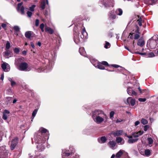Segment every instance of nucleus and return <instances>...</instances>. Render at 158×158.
Wrapping results in <instances>:
<instances>
[{
    "instance_id": "nucleus-10",
    "label": "nucleus",
    "mask_w": 158,
    "mask_h": 158,
    "mask_svg": "<svg viewBox=\"0 0 158 158\" xmlns=\"http://www.w3.org/2000/svg\"><path fill=\"white\" fill-rule=\"evenodd\" d=\"M106 116V115H102V116H97V117H96V122L97 124H100L102 122L104 119L105 117Z\"/></svg>"
},
{
    "instance_id": "nucleus-13",
    "label": "nucleus",
    "mask_w": 158,
    "mask_h": 158,
    "mask_svg": "<svg viewBox=\"0 0 158 158\" xmlns=\"http://www.w3.org/2000/svg\"><path fill=\"white\" fill-rule=\"evenodd\" d=\"M127 93L131 96H136L137 95V93L135 90H133L131 88H128L127 89Z\"/></svg>"
},
{
    "instance_id": "nucleus-24",
    "label": "nucleus",
    "mask_w": 158,
    "mask_h": 158,
    "mask_svg": "<svg viewBox=\"0 0 158 158\" xmlns=\"http://www.w3.org/2000/svg\"><path fill=\"white\" fill-rule=\"evenodd\" d=\"M116 143L114 141H110L108 143V145L110 146V148H112L114 147Z\"/></svg>"
},
{
    "instance_id": "nucleus-60",
    "label": "nucleus",
    "mask_w": 158,
    "mask_h": 158,
    "mask_svg": "<svg viewBox=\"0 0 158 158\" xmlns=\"http://www.w3.org/2000/svg\"><path fill=\"white\" fill-rule=\"evenodd\" d=\"M40 29L44 28V24L43 23H42L40 25Z\"/></svg>"
},
{
    "instance_id": "nucleus-52",
    "label": "nucleus",
    "mask_w": 158,
    "mask_h": 158,
    "mask_svg": "<svg viewBox=\"0 0 158 158\" xmlns=\"http://www.w3.org/2000/svg\"><path fill=\"white\" fill-rule=\"evenodd\" d=\"M149 128V126L148 125H146L144 127V130L146 131Z\"/></svg>"
},
{
    "instance_id": "nucleus-5",
    "label": "nucleus",
    "mask_w": 158,
    "mask_h": 158,
    "mask_svg": "<svg viewBox=\"0 0 158 158\" xmlns=\"http://www.w3.org/2000/svg\"><path fill=\"white\" fill-rule=\"evenodd\" d=\"M19 67L20 70L24 71L26 70L28 68V64L26 62H22L20 64Z\"/></svg>"
},
{
    "instance_id": "nucleus-23",
    "label": "nucleus",
    "mask_w": 158,
    "mask_h": 158,
    "mask_svg": "<svg viewBox=\"0 0 158 158\" xmlns=\"http://www.w3.org/2000/svg\"><path fill=\"white\" fill-rule=\"evenodd\" d=\"M98 140L99 143H104L106 142L107 139L105 136H102L100 139L98 138Z\"/></svg>"
},
{
    "instance_id": "nucleus-29",
    "label": "nucleus",
    "mask_w": 158,
    "mask_h": 158,
    "mask_svg": "<svg viewBox=\"0 0 158 158\" xmlns=\"http://www.w3.org/2000/svg\"><path fill=\"white\" fill-rule=\"evenodd\" d=\"M47 131V130L46 129L44 128H43L40 132L39 133V134L44 136V134L46 133Z\"/></svg>"
},
{
    "instance_id": "nucleus-61",
    "label": "nucleus",
    "mask_w": 158,
    "mask_h": 158,
    "mask_svg": "<svg viewBox=\"0 0 158 158\" xmlns=\"http://www.w3.org/2000/svg\"><path fill=\"white\" fill-rule=\"evenodd\" d=\"M30 44H31V47L32 48H35V46L34 45V44L33 42H31Z\"/></svg>"
},
{
    "instance_id": "nucleus-18",
    "label": "nucleus",
    "mask_w": 158,
    "mask_h": 158,
    "mask_svg": "<svg viewBox=\"0 0 158 158\" xmlns=\"http://www.w3.org/2000/svg\"><path fill=\"white\" fill-rule=\"evenodd\" d=\"M137 45L142 47L145 44V41L142 40V37L140 38L138 40L137 43Z\"/></svg>"
},
{
    "instance_id": "nucleus-43",
    "label": "nucleus",
    "mask_w": 158,
    "mask_h": 158,
    "mask_svg": "<svg viewBox=\"0 0 158 158\" xmlns=\"http://www.w3.org/2000/svg\"><path fill=\"white\" fill-rule=\"evenodd\" d=\"M110 44L109 42H106L104 46V47L106 48H108L110 47Z\"/></svg>"
},
{
    "instance_id": "nucleus-64",
    "label": "nucleus",
    "mask_w": 158,
    "mask_h": 158,
    "mask_svg": "<svg viewBox=\"0 0 158 158\" xmlns=\"http://www.w3.org/2000/svg\"><path fill=\"white\" fill-rule=\"evenodd\" d=\"M156 41V46L158 49V38H157L156 40H155Z\"/></svg>"
},
{
    "instance_id": "nucleus-49",
    "label": "nucleus",
    "mask_w": 158,
    "mask_h": 158,
    "mask_svg": "<svg viewBox=\"0 0 158 158\" xmlns=\"http://www.w3.org/2000/svg\"><path fill=\"white\" fill-rule=\"evenodd\" d=\"M37 110L36 109H35L33 112L32 113V116L34 117L35 116L36 114L37 113Z\"/></svg>"
},
{
    "instance_id": "nucleus-35",
    "label": "nucleus",
    "mask_w": 158,
    "mask_h": 158,
    "mask_svg": "<svg viewBox=\"0 0 158 158\" xmlns=\"http://www.w3.org/2000/svg\"><path fill=\"white\" fill-rule=\"evenodd\" d=\"M141 123L143 125L147 124L148 123V121L145 119L143 118L141 121Z\"/></svg>"
},
{
    "instance_id": "nucleus-16",
    "label": "nucleus",
    "mask_w": 158,
    "mask_h": 158,
    "mask_svg": "<svg viewBox=\"0 0 158 158\" xmlns=\"http://www.w3.org/2000/svg\"><path fill=\"white\" fill-rule=\"evenodd\" d=\"M93 65L96 67L101 69H105V68L103 65L101 64L99 62H98L97 63L93 64Z\"/></svg>"
},
{
    "instance_id": "nucleus-26",
    "label": "nucleus",
    "mask_w": 158,
    "mask_h": 158,
    "mask_svg": "<svg viewBox=\"0 0 158 158\" xmlns=\"http://www.w3.org/2000/svg\"><path fill=\"white\" fill-rule=\"evenodd\" d=\"M31 31H27L25 33V36L26 38L30 39L31 37Z\"/></svg>"
},
{
    "instance_id": "nucleus-47",
    "label": "nucleus",
    "mask_w": 158,
    "mask_h": 158,
    "mask_svg": "<svg viewBox=\"0 0 158 158\" xmlns=\"http://www.w3.org/2000/svg\"><path fill=\"white\" fill-rule=\"evenodd\" d=\"M14 29L15 31L18 32L19 31V28L18 26H15L14 27Z\"/></svg>"
},
{
    "instance_id": "nucleus-44",
    "label": "nucleus",
    "mask_w": 158,
    "mask_h": 158,
    "mask_svg": "<svg viewBox=\"0 0 158 158\" xmlns=\"http://www.w3.org/2000/svg\"><path fill=\"white\" fill-rule=\"evenodd\" d=\"M14 52L16 54H18L19 52V48H14Z\"/></svg>"
},
{
    "instance_id": "nucleus-30",
    "label": "nucleus",
    "mask_w": 158,
    "mask_h": 158,
    "mask_svg": "<svg viewBox=\"0 0 158 158\" xmlns=\"http://www.w3.org/2000/svg\"><path fill=\"white\" fill-rule=\"evenodd\" d=\"M40 7L42 10H44L45 7V2L44 0H43L41 3Z\"/></svg>"
},
{
    "instance_id": "nucleus-7",
    "label": "nucleus",
    "mask_w": 158,
    "mask_h": 158,
    "mask_svg": "<svg viewBox=\"0 0 158 158\" xmlns=\"http://www.w3.org/2000/svg\"><path fill=\"white\" fill-rule=\"evenodd\" d=\"M135 53L136 54H139L141 55H145V56H148V57H153L155 56V55L153 52L147 53V52L141 53L138 52H135Z\"/></svg>"
},
{
    "instance_id": "nucleus-22",
    "label": "nucleus",
    "mask_w": 158,
    "mask_h": 158,
    "mask_svg": "<svg viewBox=\"0 0 158 158\" xmlns=\"http://www.w3.org/2000/svg\"><path fill=\"white\" fill-rule=\"evenodd\" d=\"M74 40L75 42L76 43H78L79 41V35H78L77 33L74 34Z\"/></svg>"
},
{
    "instance_id": "nucleus-45",
    "label": "nucleus",
    "mask_w": 158,
    "mask_h": 158,
    "mask_svg": "<svg viewBox=\"0 0 158 158\" xmlns=\"http://www.w3.org/2000/svg\"><path fill=\"white\" fill-rule=\"evenodd\" d=\"M35 7V5H33L29 7V10L31 11H33L34 10V8Z\"/></svg>"
},
{
    "instance_id": "nucleus-57",
    "label": "nucleus",
    "mask_w": 158,
    "mask_h": 158,
    "mask_svg": "<svg viewBox=\"0 0 158 158\" xmlns=\"http://www.w3.org/2000/svg\"><path fill=\"white\" fill-rule=\"evenodd\" d=\"M11 85L13 87L16 85V83L14 81H11Z\"/></svg>"
},
{
    "instance_id": "nucleus-53",
    "label": "nucleus",
    "mask_w": 158,
    "mask_h": 158,
    "mask_svg": "<svg viewBox=\"0 0 158 158\" xmlns=\"http://www.w3.org/2000/svg\"><path fill=\"white\" fill-rule=\"evenodd\" d=\"M114 114V111H111L110 113V118H111L113 117Z\"/></svg>"
},
{
    "instance_id": "nucleus-40",
    "label": "nucleus",
    "mask_w": 158,
    "mask_h": 158,
    "mask_svg": "<svg viewBox=\"0 0 158 158\" xmlns=\"http://www.w3.org/2000/svg\"><path fill=\"white\" fill-rule=\"evenodd\" d=\"M123 140V139L120 137H117L116 139V141L118 143H121Z\"/></svg>"
},
{
    "instance_id": "nucleus-54",
    "label": "nucleus",
    "mask_w": 158,
    "mask_h": 158,
    "mask_svg": "<svg viewBox=\"0 0 158 158\" xmlns=\"http://www.w3.org/2000/svg\"><path fill=\"white\" fill-rule=\"evenodd\" d=\"M39 23V20L38 19H36L35 21V25L37 27L38 26Z\"/></svg>"
},
{
    "instance_id": "nucleus-33",
    "label": "nucleus",
    "mask_w": 158,
    "mask_h": 158,
    "mask_svg": "<svg viewBox=\"0 0 158 158\" xmlns=\"http://www.w3.org/2000/svg\"><path fill=\"white\" fill-rule=\"evenodd\" d=\"M144 153L146 156H149L151 154L150 150L149 149H146L145 150Z\"/></svg>"
},
{
    "instance_id": "nucleus-12",
    "label": "nucleus",
    "mask_w": 158,
    "mask_h": 158,
    "mask_svg": "<svg viewBox=\"0 0 158 158\" xmlns=\"http://www.w3.org/2000/svg\"><path fill=\"white\" fill-rule=\"evenodd\" d=\"M100 63H101V64H102V65L106 66H112L115 68H118L120 67L119 65L115 64L109 65L107 62L106 61H102L101 62H100Z\"/></svg>"
},
{
    "instance_id": "nucleus-56",
    "label": "nucleus",
    "mask_w": 158,
    "mask_h": 158,
    "mask_svg": "<svg viewBox=\"0 0 158 158\" xmlns=\"http://www.w3.org/2000/svg\"><path fill=\"white\" fill-rule=\"evenodd\" d=\"M137 133L139 135V136H140L143 134L144 132L143 131H140Z\"/></svg>"
},
{
    "instance_id": "nucleus-27",
    "label": "nucleus",
    "mask_w": 158,
    "mask_h": 158,
    "mask_svg": "<svg viewBox=\"0 0 158 158\" xmlns=\"http://www.w3.org/2000/svg\"><path fill=\"white\" fill-rule=\"evenodd\" d=\"M138 139H139L138 138L135 139H132V138L131 139H129L128 140V142L129 143H133L137 142L138 140Z\"/></svg>"
},
{
    "instance_id": "nucleus-2",
    "label": "nucleus",
    "mask_w": 158,
    "mask_h": 158,
    "mask_svg": "<svg viewBox=\"0 0 158 158\" xmlns=\"http://www.w3.org/2000/svg\"><path fill=\"white\" fill-rule=\"evenodd\" d=\"M102 115H105V114L104 113L103 111L101 110H96L93 112V118L97 117L98 116H102Z\"/></svg>"
},
{
    "instance_id": "nucleus-50",
    "label": "nucleus",
    "mask_w": 158,
    "mask_h": 158,
    "mask_svg": "<svg viewBox=\"0 0 158 158\" xmlns=\"http://www.w3.org/2000/svg\"><path fill=\"white\" fill-rule=\"evenodd\" d=\"M139 101L140 102H144L146 100V99L145 98H139L138 99Z\"/></svg>"
},
{
    "instance_id": "nucleus-19",
    "label": "nucleus",
    "mask_w": 158,
    "mask_h": 158,
    "mask_svg": "<svg viewBox=\"0 0 158 158\" xmlns=\"http://www.w3.org/2000/svg\"><path fill=\"white\" fill-rule=\"evenodd\" d=\"M45 31L50 34H52L54 32L53 30L48 26H46L45 28Z\"/></svg>"
},
{
    "instance_id": "nucleus-58",
    "label": "nucleus",
    "mask_w": 158,
    "mask_h": 158,
    "mask_svg": "<svg viewBox=\"0 0 158 158\" xmlns=\"http://www.w3.org/2000/svg\"><path fill=\"white\" fill-rule=\"evenodd\" d=\"M134 33H132L131 32L130 33L129 36L130 38L131 39H133V35H134Z\"/></svg>"
},
{
    "instance_id": "nucleus-8",
    "label": "nucleus",
    "mask_w": 158,
    "mask_h": 158,
    "mask_svg": "<svg viewBox=\"0 0 158 158\" xmlns=\"http://www.w3.org/2000/svg\"><path fill=\"white\" fill-rule=\"evenodd\" d=\"M1 67L3 70L5 72H8L10 69L9 65L6 62H3L2 64Z\"/></svg>"
},
{
    "instance_id": "nucleus-4",
    "label": "nucleus",
    "mask_w": 158,
    "mask_h": 158,
    "mask_svg": "<svg viewBox=\"0 0 158 158\" xmlns=\"http://www.w3.org/2000/svg\"><path fill=\"white\" fill-rule=\"evenodd\" d=\"M3 56L6 58H8L13 56L12 51L9 50H6V51L3 52Z\"/></svg>"
},
{
    "instance_id": "nucleus-38",
    "label": "nucleus",
    "mask_w": 158,
    "mask_h": 158,
    "mask_svg": "<svg viewBox=\"0 0 158 158\" xmlns=\"http://www.w3.org/2000/svg\"><path fill=\"white\" fill-rule=\"evenodd\" d=\"M138 89H139L140 93L141 94H143L144 93H146L147 91V90L146 89H141L140 87H138Z\"/></svg>"
},
{
    "instance_id": "nucleus-42",
    "label": "nucleus",
    "mask_w": 158,
    "mask_h": 158,
    "mask_svg": "<svg viewBox=\"0 0 158 158\" xmlns=\"http://www.w3.org/2000/svg\"><path fill=\"white\" fill-rule=\"evenodd\" d=\"M10 43L8 41H7L6 44V50H9V49L10 48Z\"/></svg>"
},
{
    "instance_id": "nucleus-20",
    "label": "nucleus",
    "mask_w": 158,
    "mask_h": 158,
    "mask_svg": "<svg viewBox=\"0 0 158 158\" xmlns=\"http://www.w3.org/2000/svg\"><path fill=\"white\" fill-rule=\"evenodd\" d=\"M123 131L122 130H118L114 132L113 135L115 136H119L121 135L123 133Z\"/></svg>"
},
{
    "instance_id": "nucleus-9",
    "label": "nucleus",
    "mask_w": 158,
    "mask_h": 158,
    "mask_svg": "<svg viewBox=\"0 0 158 158\" xmlns=\"http://www.w3.org/2000/svg\"><path fill=\"white\" fill-rule=\"evenodd\" d=\"M46 139V138H45L44 137V136L39 134L37 136L36 138H35V140L36 143H40V142H41L40 141L42 140H44Z\"/></svg>"
},
{
    "instance_id": "nucleus-17",
    "label": "nucleus",
    "mask_w": 158,
    "mask_h": 158,
    "mask_svg": "<svg viewBox=\"0 0 158 158\" xmlns=\"http://www.w3.org/2000/svg\"><path fill=\"white\" fill-rule=\"evenodd\" d=\"M81 33V35L80 36L81 38L83 39L86 38L87 35V33L85 31V28L82 29Z\"/></svg>"
},
{
    "instance_id": "nucleus-1",
    "label": "nucleus",
    "mask_w": 158,
    "mask_h": 158,
    "mask_svg": "<svg viewBox=\"0 0 158 158\" xmlns=\"http://www.w3.org/2000/svg\"><path fill=\"white\" fill-rule=\"evenodd\" d=\"M156 40L153 39H150L148 41L147 46L148 48H150L152 49H154L156 46Z\"/></svg>"
},
{
    "instance_id": "nucleus-46",
    "label": "nucleus",
    "mask_w": 158,
    "mask_h": 158,
    "mask_svg": "<svg viewBox=\"0 0 158 158\" xmlns=\"http://www.w3.org/2000/svg\"><path fill=\"white\" fill-rule=\"evenodd\" d=\"M6 23H3L1 24V26L4 29V30H6Z\"/></svg>"
},
{
    "instance_id": "nucleus-51",
    "label": "nucleus",
    "mask_w": 158,
    "mask_h": 158,
    "mask_svg": "<svg viewBox=\"0 0 158 158\" xmlns=\"http://www.w3.org/2000/svg\"><path fill=\"white\" fill-rule=\"evenodd\" d=\"M32 14V13L31 11H28L27 12V16L29 17H31V16Z\"/></svg>"
},
{
    "instance_id": "nucleus-36",
    "label": "nucleus",
    "mask_w": 158,
    "mask_h": 158,
    "mask_svg": "<svg viewBox=\"0 0 158 158\" xmlns=\"http://www.w3.org/2000/svg\"><path fill=\"white\" fill-rule=\"evenodd\" d=\"M6 93L8 95H12L13 94L12 91L10 88H9L7 90Z\"/></svg>"
},
{
    "instance_id": "nucleus-59",
    "label": "nucleus",
    "mask_w": 158,
    "mask_h": 158,
    "mask_svg": "<svg viewBox=\"0 0 158 158\" xmlns=\"http://www.w3.org/2000/svg\"><path fill=\"white\" fill-rule=\"evenodd\" d=\"M123 119H117V120L116 121V123H118L121 122L123 121Z\"/></svg>"
},
{
    "instance_id": "nucleus-41",
    "label": "nucleus",
    "mask_w": 158,
    "mask_h": 158,
    "mask_svg": "<svg viewBox=\"0 0 158 158\" xmlns=\"http://www.w3.org/2000/svg\"><path fill=\"white\" fill-rule=\"evenodd\" d=\"M148 144H152L153 143V140L151 137H149L148 139Z\"/></svg>"
},
{
    "instance_id": "nucleus-34",
    "label": "nucleus",
    "mask_w": 158,
    "mask_h": 158,
    "mask_svg": "<svg viewBox=\"0 0 158 158\" xmlns=\"http://www.w3.org/2000/svg\"><path fill=\"white\" fill-rule=\"evenodd\" d=\"M135 33L140 34L139 32V28L137 25L135 26Z\"/></svg>"
},
{
    "instance_id": "nucleus-37",
    "label": "nucleus",
    "mask_w": 158,
    "mask_h": 158,
    "mask_svg": "<svg viewBox=\"0 0 158 158\" xmlns=\"http://www.w3.org/2000/svg\"><path fill=\"white\" fill-rule=\"evenodd\" d=\"M137 34V33H134V38L135 40H137L140 37L139 34Z\"/></svg>"
},
{
    "instance_id": "nucleus-63",
    "label": "nucleus",
    "mask_w": 158,
    "mask_h": 158,
    "mask_svg": "<svg viewBox=\"0 0 158 158\" xmlns=\"http://www.w3.org/2000/svg\"><path fill=\"white\" fill-rule=\"evenodd\" d=\"M140 123V122L139 121H136L135 122V126L138 125Z\"/></svg>"
},
{
    "instance_id": "nucleus-3",
    "label": "nucleus",
    "mask_w": 158,
    "mask_h": 158,
    "mask_svg": "<svg viewBox=\"0 0 158 158\" xmlns=\"http://www.w3.org/2000/svg\"><path fill=\"white\" fill-rule=\"evenodd\" d=\"M18 141V138L16 137L12 139L10 146V149L11 150H14L17 145Z\"/></svg>"
},
{
    "instance_id": "nucleus-32",
    "label": "nucleus",
    "mask_w": 158,
    "mask_h": 158,
    "mask_svg": "<svg viewBox=\"0 0 158 158\" xmlns=\"http://www.w3.org/2000/svg\"><path fill=\"white\" fill-rule=\"evenodd\" d=\"M123 10H122L120 9H118L116 11V14L119 15H121L123 13Z\"/></svg>"
},
{
    "instance_id": "nucleus-55",
    "label": "nucleus",
    "mask_w": 158,
    "mask_h": 158,
    "mask_svg": "<svg viewBox=\"0 0 158 158\" xmlns=\"http://www.w3.org/2000/svg\"><path fill=\"white\" fill-rule=\"evenodd\" d=\"M132 135L135 138H137L139 137V135L137 133H134L132 134Z\"/></svg>"
},
{
    "instance_id": "nucleus-21",
    "label": "nucleus",
    "mask_w": 158,
    "mask_h": 158,
    "mask_svg": "<svg viewBox=\"0 0 158 158\" xmlns=\"http://www.w3.org/2000/svg\"><path fill=\"white\" fill-rule=\"evenodd\" d=\"M109 18L114 19H115L116 18V15L114 13V11H111L109 15Z\"/></svg>"
},
{
    "instance_id": "nucleus-11",
    "label": "nucleus",
    "mask_w": 158,
    "mask_h": 158,
    "mask_svg": "<svg viewBox=\"0 0 158 158\" xmlns=\"http://www.w3.org/2000/svg\"><path fill=\"white\" fill-rule=\"evenodd\" d=\"M23 2L19 3L18 4L17 10L19 11H20L22 14L23 15L24 14V8L23 6H22Z\"/></svg>"
},
{
    "instance_id": "nucleus-25",
    "label": "nucleus",
    "mask_w": 158,
    "mask_h": 158,
    "mask_svg": "<svg viewBox=\"0 0 158 158\" xmlns=\"http://www.w3.org/2000/svg\"><path fill=\"white\" fill-rule=\"evenodd\" d=\"M79 52L80 54L83 56H85V49L83 47H81L79 49Z\"/></svg>"
},
{
    "instance_id": "nucleus-62",
    "label": "nucleus",
    "mask_w": 158,
    "mask_h": 158,
    "mask_svg": "<svg viewBox=\"0 0 158 158\" xmlns=\"http://www.w3.org/2000/svg\"><path fill=\"white\" fill-rule=\"evenodd\" d=\"M22 54L23 55H26L27 54V51L24 50L22 52Z\"/></svg>"
},
{
    "instance_id": "nucleus-39",
    "label": "nucleus",
    "mask_w": 158,
    "mask_h": 158,
    "mask_svg": "<svg viewBox=\"0 0 158 158\" xmlns=\"http://www.w3.org/2000/svg\"><path fill=\"white\" fill-rule=\"evenodd\" d=\"M142 18L140 17L139 19L137 20V22H138V24L140 26H141L142 25Z\"/></svg>"
},
{
    "instance_id": "nucleus-28",
    "label": "nucleus",
    "mask_w": 158,
    "mask_h": 158,
    "mask_svg": "<svg viewBox=\"0 0 158 158\" xmlns=\"http://www.w3.org/2000/svg\"><path fill=\"white\" fill-rule=\"evenodd\" d=\"M123 153L122 150H120L118 152L116 155V157L118 158H120L123 154Z\"/></svg>"
},
{
    "instance_id": "nucleus-14",
    "label": "nucleus",
    "mask_w": 158,
    "mask_h": 158,
    "mask_svg": "<svg viewBox=\"0 0 158 158\" xmlns=\"http://www.w3.org/2000/svg\"><path fill=\"white\" fill-rule=\"evenodd\" d=\"M10 112L7 110H5L3 112V115L2 117V118L4 120H6L8 117L9 116Z\"/></svg>"
},
{
    "instance_id": "nucleus-6",
    "label": "nucleus",
    "mask_w": 158,
    "mask_h": 158,
    "mask_svg": "<svg viewBox=\"0 0 158 158\" xmlns=\"http://www.w3.org/2000/svg\"><path fill=\"white\" fill-rule=\"evenodd\" d=\"M125 103L127 105H130V104L132 106L135 105V99H132L131 97H128L127 99L126 102Z\"/></svg>"
},
{
    "instance_id": "nucleus-15",
    "label": "nucleus",
    "mask_w": 158,
    "mask_h": 158,
    "mask_svg": "<svg viewBox=\"0 0 158 158\" xmlns=\"http://www.w3.org/2000/svg\"><path fill=\"white\" fill-rule=\"evenodd\" d=\"M74 151H71V150H66L63 153V156H65V157H68L71 155H72L73 153H74Z\"/></svg>"
},
{
    "instance_id": "nucleus-48",
    "label": "nucleus",
    "mask_w": 158,
    "mask_h": 158,
    "mask_svg": "<svg viewBox=\"0 0 158 158\" xmlns=\"http://www.w3.org/2000/svg\"><path fill=\"white\" fill-rule=\"evenodd\" d=\"M12 98L10 97H7L6 98V101L8 102V103H10L12 100Z\"/></svg>"
},
{
    "instance_id": "nucleus-31",
    "label": "nucleus",
    "mask_w": 158,
    "mask_h": 158,
    "mask_svg": "<svg viewBox=\"0 0 158 158\" xmlns=\"http://www.w3.org/2000/svg\"><path fill=\"white\" fill-rule=\"evenodd\" d=\"M151 2H147V1H145V3L146 4H148L150 5H153V4H155L156 3V0H151Z\"/></svg>"
}]
</instances>
